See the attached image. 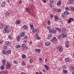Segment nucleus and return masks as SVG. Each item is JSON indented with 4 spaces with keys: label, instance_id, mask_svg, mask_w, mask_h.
<instances>
[{
    "label": "nucleus",
    "instance_id": "nucleus-1",
    "mask_svg": "<svg viewBox=\"0 0 74 74\" xmlns=\"http://www.w3.org/2000/svg\"><path fill=\"white\" fill-rule=\"evenodd\" d=\"M4 30L3 32L4 33H9V32H11V30H10V29L9 26L8 25H6L5 26Z\"/></svg>",
    "mask_w": 74,
    "mask_h": 74
},
{
    "label": "nucleus",
    "instance_id": "nucleus-2",
    "mask_svg": "<svg viewBox=\"0 0 74 74\" xmlns=\"http://www.w3.org/2000/svg\"><path fill=\"white\" fill-rule=\"evenodd\" d=\"M56 48L59 51V52H62L63 51V47L62 46H56Z\"/></svg>",
    "mask_w": 74,
    "mask_h": 74
},
{
    "label": "nucleus",
    "instance_id": "nucleus-3",
    "mask_svg": "<svg viewBox=\"0 0 74 74\" xmlns=\"http://www.w3.org/2000/svg\"><path fill=\"white\" fill-rule=\"evenodd\" d=\"M11 66V63L10 62H8L6 64V68L7 69H10Z\"/></svg>",
    "mask_w": 74,
    "mask_h": 74
},
{
    "label": "nucleus",
    "instance_id": "nucleus-4",
    "mask_svg": "<svg viewBox=\"0 0 74 74\" xmlns=\"http://www.w3.org/2000/svg\"><path fill=\"white\" fill-rule=\"evenodd\" d=\"M49 32L53 34H55V33L57 32V31L56 29H51L49 30Z\"/></svg>",
    "mask_w": 74,
    "mask_h": 74
},
{
    "label": "nucleus",
    "instance_id": "nucleus-5",
    "mask_svg": "<svg viewBox=\"0 0 74 74\" xmlns=\"http://www.w3.org/2000/svg\"><path fill=\"white\" fill-rule=\"evenodd\" d=\"M52 37H53V34H50L47 36V39H51V38H52Z\"/></svg>",
    "mask_w": 74,
    "mask_h": 74
},
{
    "label": "nucleus",
    "instance_id": "nucleus-6",
    "mask_svg": "<svg viewBox=\"0 0 74 74\" xmlns=\"http://www.w3.org/2000/svg\"><path fill=\"white\" fill-rule=\"evenodd\" d=\"M25 47H26V45L25 44H23L22 45L21 49H22V50H24L25 49Z\"/></svg>",
    "mask_w": 74,
    "mask_h": 74
},
{
    "label": "nucleus",
    "instance_id": "nucleus-7",
    "mask_svg": "<svg viewBox=\"0 0 74 74\" xmlns=\"http://www.w3.org/2000/svg\"><path fill=\"white\" fill-rule=\"evenodd\" d=\"M45 67L46 68V69L47 71H49V70L50 69L48 67V66L46 64H45L44 65Z\"/></svg>",
    "mask_w": 74,
    "mask_h": 74
},
{
    "label": "nucleus",
    "instance_id": "nucleus-8",
    "mask_svg": "<svg viewBox=\"0 0 74 74\" xmlns=\"http://www.w3.org/2000/svg\"><path fill=\"white\" fill-rule=\"evenodd\" d=\"M58 22L59 23H60V24H62L63 23V21L62 20L61 18H60L58 19Z\"/></svg>",
    "mask_w": 74,
    "mask_h": 74
},
{
    "label": "nucleus",
    "instance_id": "nucleus-9",
    "mask_svg": "<svg viewBox=\"0 0 74 74\" xmlns=\"http://www.w3.org/2000/svg\"><path fill=\"white\" fill-rule=\"evenodd\" d=\"M34 24L33 23H31L30 24V26L31 27V29L32 30H33V29H34V27H33V25Z\"/></svg>",
    "mask_w": 74,
    "mask_h": 74
},
{
    "label": "nucleus",
    "instance_id": "nucleus-10",
    "mask_svg": "<svg viewBox=\"0 0 74 74\" xmlns=\"http://www.w3.org/2000/svg\"><path fill=\"white\" fill-rule=\"evenodd\" d=\"M61 4L62 1H58L57 3V4L58 6H60V5H61Z\"/></svg>",
    "mask_w": 74,
    "mask_h": 74
},
{
    "label": "nucleus",
    "instance_id": "nucleus-11",
    "mask_svg": "<svg viewBox=\"0 0 74 74\" xmlns=\"http://www.w3.org/2000/svg\"><path fill=\"white\" fill-rule=\"evenodd\" d=\"M16 39L17 40V41L19 42V41H20V40H21V37L20 36H17L16 38Z\"/></svg>",
    "mask_w": 74,
    "mask_h": 74
},
{
    "label": "nucleus",
    "instance_id": "nucleus-12",
    "mask_svg": "<svg viewBox=\"0 0 74 74\" xmlns=\"http://www.w3.org/2000/svg\"><path fill=\"white\" fill-rule=\"evenodd\" d=\"M62 37H63L62 36L59 35L58 39V40H62Z\"/></svg>",
    "mask_w": 74,
    "mask_h": 74
},
{
    "label": "nucleus",
    "instance_id": "nucleus-13",
    "mask_svg": "<svg viewBox=\"0 0 74 74\" xmlns=\"http://www.w3.org/2000/svg\"><path fill=\"white\" fill-rule=\"evenodd\" d=\"M15 23L16 25H18V24H20L21 23V22L19 20H18L16 21L15 22Z\"/></svg>",
    "mask_w": 74,
    "mask_h": 74
},
{
    "label": "nucleus",
    "instance_id": "nucleus-14",
    "mask_svg": "<svg viewBox=\"0 0 74 74\" xmlns=\"http://www.w3.org/2000/svg\"><path fill=\"white\" fill-rule=\"evenodd\" d=\"M23 27L24 29V30H28V27L26 25L23 26Z\"/></svg>",
    "mask_w": 74,
    "mask_h": 74
},
{
    "label": "nucleus",
    "instance_id": "nucleus-15",
    "mask_svg": "<svg viewBox=\"0 0 74 74\" xmlns=\"http://www.w3.org/2000/svg\"><path fill=\"white\" fill-rule=\"evenodd\" d=\"M35 51L37 52H38L39 53H40V51H41V50L40 49H35Z\"/></svg>",
    "mask_w": 74,
    "mask_h": 74
},
{
    "label": "nucleus",
    "instance_id": "nucleus-16",
    "mask_svg": "<svg viewBox=\"0 0 74 74\" xmlns=\"http://www.w3.org/2000/svg\"><path fill=\"white\" fill-rule=\"evenodd\" d=\"M5 44L6 45L9 46V45H10V43L9 41H7L5 42Z\"/></svg>",
    "mask_w": 74,
    "mask_h": 74
},
{
    "label": "nucleus",
    "instance_id": "nucleus-17",
    "mask_svg": "<svg viewBox=\"0 0 74 74\" xmlns=\"http://www.w3.org/2000/svg\"><path fill=\"white\" fill-rule=\"evenodd\" d=\"M67 36V34H66V33H64L62 35V38H66V37Z\"/></svg>",
    "mask_w": 74,
    "mask_h": 74
},
{
    "label": "nucleus",
    "instance_id": "nucleus-18",
    "mask_svg": "<svg viewBox=\"0 0 74 74\" xmlns=\"http://www.w3.org/2000/svg\"><path fill=\"white\" fill-rule=\"evenodd\" d=\"M51 44L49 42H47L45 43V45L46 46H49V45H50Z\"/></svg>",
    "mask_w": 74,
    "mask_h": 74
},
{
    "label": "nucleus",
    "instance_id": "nucleus-19",
    "mask_svg": "<svg viewBox=\"0 0 74 74\" xmlns=\"http://www.w3.org/2000/svg\"><path fill=\"white\" fill-rule=\"evenodd\" d=\"M72 1H74V0H69L67 2V3L69 4H71V3H72Z\"/></svg>",
    "mask_w": 74,
    "mask_h": 74
},
{
    "label": "nucleus",
    "instance_id": "nucleus-20",
    "mask_svg": "<svg viewBox=\"0 0 74 74\" xmlns=\"http://www.w3.org/2000/svg\"><path fill=\"white\" fill-rule=\"evenodd\" d=\"M25 32H23L21 33V37H23L24 36H25Z\"/></svg>",
    "mask_w": 74,
    "mask_h": 74
},
{
    "label": "nucleus",
    "instance_id": "nucleus-21",
    "mask_svg": "<svg viewBox=\"0 0 74 74\" xmlns=\"http://www.w3.org/2000/svg\"><path fill=\"white\" fill-rule=\"evenodd\" d=\"M64 14L65 15H69V13L67 11H66L64 12Z\"/></svg>",
    "mask_w": 74,
    "mask_h": 74
},
{
    "label": "nucleus",
    "instance_id": "nucleus-22",
    "mask_svg": "<svg viewBox=\"0 0 74 74\" xmlns=\"http://www.w3.org/2000/svg\"><path fill=\"white\" fill-rule=\"evenodd\" d=\"M5 1H4L1 4V6L2 7H5Z\"/></svg>",
    "mask_w": 74,
    "mask_h": 74
},
{
    "label": "nucleus",
    "instance_id": "nucleus-23",
    "mask_svg": "<svg viewBox=\"0 0 74 74\" xmlns=\"http://www.w3.org/2000/svg\"><path fill=\"white\" fill-rule=\"evenodd\" d=\"M62 72L64 74H66V73H67L68 72H67V70L65 69H63Z\"/></svg>",
    "mask_w": 74,
    "mask_h": 74
},
{
    "label": "nucleus",
    "instance_id": "nucleus-24",
    "mask_svg": "<svg viewBox=\"0 0 74 74\" xmlns=\"http://www.w3.org/2000/svg\"><path fill=\"white\" fill-rule=\"evenodd\" d=\"M2 53L5 55V54H7V51L5 50H3L2 51Z\"/></svg>",
    "mask_w": 74,
    "mask_h": 74
},
{
    "label": "nucleus",
    "instance_id": "nucleus-25",
    "mask_svg": "<svg viewBox=\"0 0 74 74\" xmlns=\"http://www.w3.org/2000/svg\"><path fill=\"white\" fill-rule=\"evenodd\" d=\"M58 17L57 16H55V18L54 19L55 21H58Z\"/></svg>",
    "mask_w": 74,
    "mask_h": 74
},
{
    "label": "nucleus",
    "instance_id": "nucleus-26",
    "mask_svg": "<svg viewBox=\"0 0 74 74\" xmlns=\"http://www.w3.org/2000/svg\"><path fill=\"white\" fill-rule=\"evenodd\" d=\"M20 47H21V46H20V45H18L16 46L15 47V48H16V49H18V48H20Z\"/></svg>",
    "mask_w": 74,
    "mask_h": 74
},
{
    "label": "nucleus",
    "instance_id": "nucleus-27",
    "mask_svg": "<svg viewBox=\"0 0 74 74\" xmlns=\"http://www.w3.org/2000/svg\"><path fill=\"white\" fill-rule=\"evenodd\" d=\"M2 63L4 65L5 64V60L3 59L2 60Z\"/></svg>",
    "mask_w": 74,
    "mask_h": 74
},
{
    "label": "nucleus",
    "instance_id": "nucleus-28",
    "mask_svg": "<svg viewBox=\"0 0 74 74\" xmlns=\"http://www.w3.org/2000/svg\"><path fill=\"white\" fill-rule=\"evenodd\" d=\"M56 11H58V12H61V10L60 9H56Z\"/></svg>",
    "mask_w": 74,
    "mask_h": 74
},
{
    "label": "nucleus",
    "instance_id": "nucleus-29",
    "mask_svg": "<svg viewBox=\"0 0 74 74\" xmlns=\"http://www.w3.org/2000/svg\"><path fill=\"white\" fill-rule=\"evenodd\" d=\"M8 38H9V40H12V37L11 36V35H9L8 36Z\"/></svg>",
    "mask_w": 74,
    "mask_h": 74
},
{
    "label": "nucleus",
    "instance_id": "nucleus-30",
    "mask_svg": "<svg viewBox=\"0 0 74 74\" xmlns=\"http://www.w3.org/2000/svg\"><path fill=\"white\" fill-rule=\"evenodd\" d=\"M70 60V59L68 58H66L65 60V62H67L69 61Z\"/></svg>",
    "mask_w": 74,
    "mask_h": 74
},
{
    "label": "nucleus",
    "instance_id": "nucleus-31",
    "mask_svg": "<svg viewBox=\"0 0 74 74\" xmlns=\"http://www.w3.org/2000/svg\"><path fill=\"white\" fill-rule=\"evenodd\" d=\"M22 57L23 59H25V58H26V56L25 55L23 54L22 55Z\"/></svg>",
    "mask_w": 74,
    "mask_h": 74
},
{
    "label": "nucleus",
    "instance_id": "nucleus-32",
    "mask_svg": "<svg viewBox=\"0 0 74 74\" xmlns=\"http://www.w3.org/2000/svg\"><path fill=\"white\" fill-rule=\"evenodd\" d=\"M65 44L66 45H67V44H69V42L67 40H66L65 42Z\"/></svg>",
    "mask_w": 74,
    "mask_h": 74
},
{
    "label": "nucleus",
    "instance_id": "nucleus-33",
    "mask_svg": "<svg viewBox=\"0 0 74 74\" xmlns=\"http://www.w3.org/2000/svg\"><path fill=\"white\" fill-rule=\"evenodd\" d=\"M4 27V25L3 24H1L0 25V29H1L3 27Z\"/></svg>",
    "mask_w": 74,
    "mask_h": 74
},
{
    "label": "nucleus",
    "instance_id": "nucleus-34",
    "mask_svg": "<svg viewBox=\"0 0 74 74\" xmlns=\"http://www.w3.org/2000/svg\"><path fill=\"white\" fill-rule=\"evenodd\" d=\"M62 68L64 69H66L67 67H66V66L65 65H62Z\"/></svg>",
    "mask_w": 74,
    "mask_h": 74
},
{
    "label": "nucleus",
    "instance_id": "nucleus-35",
    "mask_svg": "<svg viewBox=\"0 0 74 74\" xmlns=\"http://www.w3.org/2000/svg\"><path fill=\"white\" fill-rule=\"evenodd\" d=\"M7 52L8 54H10L11 53V50H8L7 51Z\"/></svg>",
    "mask_w": 74,
    "mask_h": 74
},
{
    "label": "nucleus",
    "instance_id": "nucleus-36",
    "mask_svg": "<svg viewBox=\"0 0 74 74\" xmlns=\"http://www.w3.org/2000/svg\"><path fill=\"white\" fill-rule=\"evenodd\" d=\"M21 64L23 66H25V61H23L22 62Z\"/></svg>",
    "mask_w": 74,
    "mask_h": 74
},
{
    "label": "nucleus",
    "instance_id": "nucleus-37",
    "mask_svg": "<svg viewBox=\"0 0 74 74\" xmlns=\"http://www.w3.org/2000/svg\"><path fill=\"white\" fill-rule=\"evenodd\" d=\"M63 32H65V31H66V28H63L62 29Z\"/></svg>",
    "mask_w": 74,
    "mask_h": 74
},
{
    "label": "nucleus",
    "instance_id": "nucleus-38",
    "mask_svg": "<svg viewBox=\"0 0 74 74\" xmlns=\"http://www.w3.org/2000/svg\"><path fill=\"white\" fill-rule=\"evenodd\" d=\"M53 39L55 41H57V39L55 37H54V38H53Z\"/></svg>",
    "mask_w": 74,
    "mask_h": 74
},
{
    "label": "nucleus",
    "instance_id": "nucleus-39",
    "mask_svg": "<svg viewBox=\"0 0 74 74\" xmlns=\"http://www.w3.org/2000/svg\"><path fill=\"white\" fill-rule=\"evenodd\" d=\"M71 71H74V66L71 67Z\"/></svg>",
    "mask_w": 74,
    "mask_h": 74
},
{
    "label": "nucleus",
    "instance_id": "nucleus-40",
    "mask_svg": "<svg viewBox=\"0 0 74 74\" xmlns=\"http://www.w3.org/2000/svg\"><path fill=\"white\" fill-rule=\"evenodd\" d=\"M13 63H14L15 64H18V61H13Z\"/></svg>",
    "mask_w": 74,
    "mask_h": 74
},
{
    "label": "nucleus",
    "instance_id": "nucleus-41",
    "mask_svg": "<svg viewBox=\"0 0 74 74\" xmlns=\"http://www.w3.org/2000/svg\"><path fill=\"white\" fill-rule=\"evenodd\" d=\"M6 16H10V14H9V13L8 12L6 13Z\"/></svg>",
    "mask_w": 74,
    "mask_h": 74
},
{
    "label": "nucleus",
    "instance_id": "nucleus-42",
    "mask_svg": "<svg viewBox=\"0 0 74 74\" xmlns=\"http://www.w3.org/2000/svg\"><path fill=\"white\" fill-rule=\"evenodd\" d=\"M71 10V11H73L74 10V7H72Z\"/></svg>",
    "mask_w": 74,
    "mask_h": 74
},
{
    "label": "nucleus",
    "instance_id": "nucleus-43",
    "mask_svg": "<svg viewBox=\"0 0 74 74\" xmlns=\"http://www.w3.org/2000/svg\"><path fill=\"white\" fill-rule=\"evenodd\" d=\"M36 40H40V39L41 38H40V37L38 36L37 37H36Z\"/></svg>",
    "mask_w": 74,
    "mask_h": 74
},
{
    "label": "nucleus",
    "instance_id": "nucleus-44",
    "mask_svg": "<svg viewBox=\"0 0 74 74\" xmlns=\"http://www.w3.org/2000/svg\"><path fill=\"white\" fill-rule=\"evenodd\" d=\"M71 22V20L69 19L67 23H70Z\"/></svg>",
    "mask_w": 74,
    "mask_h": 74
},
{
    "label": "nucleus",
    "instance_id": "nucleus-45",
    "mask_svg": "<svg viewBox=\"0 0 74 74\" xmlns=\"http://www.w3.org/2000/svg\"><path fill=\"white\" fill-rule=\"evenodd\" d=\"M26 10H27H27H30V8H26Z\"/></svg>",
    "mask_w": 74,
    "mask_h": 74
},
{
    "label": "nucleus",
    "instance_id": "nucleus-46",
    "mask_svg": "<svg viewBox=\"0 0 74 74\" xmlns=\"http://www.w3.org/2000/svg\"><path fill=\"white\" fill-rule=\"evenodd\" d=\"M1 69V70H3L4 69V66H1L0 67Z\"/></svg>",
    "mask_w": 74,
    "mask_h": 74
},
{
    "label": "nucleus",
    "instance_id": "nucleus-47",
    "mask_svg": "<svg viewBox=\"0 0 74 74\" xmlns=\"http://www.w3.org/2000/svg\"><path fill=\"white\" fill-rule=\"evenodd\" d=\"M70 20H71V21H74V19H73V18H70Z\"/></svg>",
    "mask_w": 74,
    "mask_h": 74
},
{
    "label": "nucleus",
    "instance_id": "nucleus-48",
    "mask_svg": "<svg viewBox=\"0 0 74 74\" xmlns=\"http://www.w3.org/2000/svg\"><path fill=\"white\" fill-rule=\"evenodd\" d=\"M42 58H39V60L40 62L42 61Z\"/></svg>",
    "mask_w": 74,
    "mask_h": 74
},
{
    "label": "nucleus",
    "instance_id": "nucleus-49",
    "mask_svg": "<svg viewBox=\"0 0 74 74\" xmlns=\"http://www.w3.org/2000/svg\"><path fill=\"white\" fill-rule=\"evenodd\" d=\"M47 28L48 30H51V29H50L51 27H50L49 26H48L47 27Z\"/></svg>",
    "mask_w": 74,
    "mask_h": 74
},
{
    "label": "nucleus",
    "instance_id": "nucleus-50",
    "mask_svg": "<svg viewBox=\"0 0 74 74\" xmlns=\"http://www.w3.org/2000/svg\"><path fill=\"white\" fill-rule=\"evenodd\" d=\"M29 62L31 63H33V60L32 59H30L29 60Z\"/></svg>",
    "mask_w": 74,
    "mask_h": 74
},
{
    "label": "nucleus",
    "instance_id": "nucleus-51",
    "mask_svg": "<svg viewBox=\"0 0 74 74\" xmlns=\"http://www.w3.org/2000/svg\"><path fill=\"white\" fill-rule=\"evenodd\" d=\"M48 25H51V21H48Z\"/></svg>",
    "mask_w": 74,
    "mask_h": 74
},
{
    "label": "nucleus",
    "instance_id": "nucleus-52",
    "mask_svg": "<svg viewBox=\"0 0 74 74\" xmlns=\"http://www.w3.org/2000/svg\"><path fill=\"white\" fill-rule=\"evenodd\" d=\"M4 71H1L0 72V74H4Z\"/></svg>",
    "mask_w": 74,
    "mask_h": 74
},
{
    "label": "nucleus",
    "instance_id": "nucleus-53",
    "mask_svg": "<svg viewBox=\"0 0 74 74\" xmlns=\"http://www.w3.org/2000/svg\"><path fill=\"white\" fill-rule=\"evenodd\" d=\"M50 1L51 3H53L54 2V1H53V0H50Z\"/></svg>",
    "mask_w": 74,
    "mask_h": 74
},
{
    "label": "nucleus",
    "instance_id": "nucleus-54",
    "mask_svg": "<svg viewBox=\"0 0 74 74\" xmlns=\"http://www.w3.org/2000/svg\"><path fill=\"white\" fill-rule=\"evenodd\" d=\"M65 10L66 11H69V8L66 7L65 8Z\"/></svg>",
    "mask_w": 74,
    "mask_h": 74
},
{
    "label": "nucleus",
    "instance_id": "nucleus-55",
    "mask_svg": "<svg viewBox=\"0 0 74 74\" xmlns=\"http://www.w3.org/2000/svg\"><path fill=\"white\" fill-rule=\"evenodd\" d=\"M3 41H1L0 42V45H2V44L3 43Z\"/></svg>",
    "mask_w": 74,
    "mask_h": 74
},
{
    "label": "nucleus",
    "instance_id": "nucleus-56",
    "mask_svg": "<svg viewBox=\"0 0 74 74\" xmlns=\"http://www.w3.org/2000/svg\"><path fill=\"white\" fill-rule=\"evenodd\" d=\"M51 41L52 42H55V41H54V40L53 39H52L51 40Z\"/></svg>",
    "mask_w": 74,
    "mask_h": 74
},
{
    "label": "nucleus",
    "instance_id": "nucleus-57",
    "mask_svg": "<svg viewBox=\"0 0 74 74\" xmlns=\"http://www.w3.org/2000/svg\"><path fill=\"white\" fill-rule=\"evenodd\" d=\"M63 31L62 30V29H60V33H62V32H63Z\"/></svg>",
    "mask_w": 74,
    "mask_h": 74
},
{
    "label": "nucleus",
    "instance_id": "nucleus-58",
    "mask_svg": "<svg viewBox=\"0 0 74 74\" xmlns=\"http://www.w3.org/2000/svg\"><path fill=\"white\" fill-rule=\"evenodd\" d=\"M43 2L44 3H46L47 1L45 0H43Z\"/></svg>",
    "mask_w": 74,
    "mask_h": 74
},
{
    "label": "nucleus",
    "instance_id": "nucleus-59",
    "mask_svg": "<svg viewBox=\"0 0 74 74\" xmlns=\"http://www.w3.org/2000/svg\"><path fill=\"white\" fill-rule=\"evenodd\" d=\"M7 47V46H4L3 47V48L4 49H6Z\"/></svg>",
    "mask_w": 74,
    "mask_h": 74
},
{
    "label": "nucleus",
    "instance_id": "nucleus-60",
    "mask_svg": "<svg viewBox=\"0 0 74 74\" xmlns=\"http://www.w3.org/2000/svg\"><path fill=\"white\" fill-rule=\"evenodd\" d=\"M66 48H69V45H66Z\"/></svg>",
    "mask_w": 74,
    "mask_h": 74
},
{
    "label": "nucleus",
    "instance_id": "nucleus-61",
    "mask_svg": "<svg viewBox=\"0 0 74 74\" xmlns=\"http://www.w3.org/2000/svg\"><path fill=\"white\" fill-rule=\"evenodd\" d=\"M53 15L52 14H51L50 15V17L51 18H53Z\"/></svg>",
    "mask_w": 74,
    "mask_h": 74
},
{
    "label": "nucleus",
    "instance_id": "nucleus-62",
    "mask_svg": "<svg viewBox=\"0 0 74 74\" xmlns=\"http://www.w3.org/2000/svg\"><path fill=\"white\" fill-rule=\"evenodd\" d=\"M49 6H50V7H52V4H49Z\"/></svg>",
    "mask_w": 74,
    "mask_h": 74
},
{
    "label": "nucleus",
    "instance_id": "nucleus-63",
    "mask_svg": "<svg viewBox=\"0 0 74 74\" xmlns=\"http://www.w3.org/2000/svg\"><path fill=\"white\" fill-rule=\"evenodd\" d=\"M62 18H64V14H62Z\"/></svg>",
    "mask_w": 74,
    "mask_h": 74
},
{
    "label": "nucleus",
    "instance_id": "nucleus-64",
    "mask_svg": "<svg viewBox=\"0 0 74 74\" xmlns=\"http://www.w3.org/2000/svg\"><path fill=\"white\" fill-rule=\"evenodd\" d=\"M20 74H26V73H23V72H22Z\"/></svg>",
    "mask_w": 74,
    "mask_h": 74
}]
</instances>
